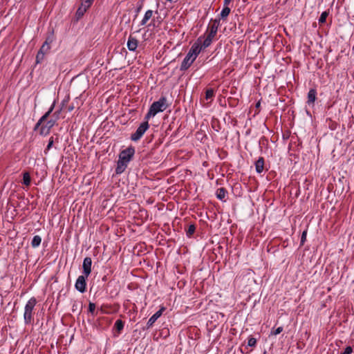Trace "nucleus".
<instances>
[{
  "label": "nucleus",
  "mask_w": 354,
  "mask_h": 354,
  "mask_svg": "<svg viewBox=\"0 0 354 354\" xmlns=\"http://www.w3.org/2000/svg\"><path fill=\"white\" fill-rule=\"evenodd\" d=\"M134 154L135 148L132 146H129L120 153L117 167L115 169L116 174H122L125 170L128 163L131 160Z\"/></svg>",
  "instance_id": "obj_1"
},
{
  "label": "nucleus",
  "mask_w": 354,
  "mask_h": 354,
  "mask_svg": "<svg viewBox=\"0 0 354 354\" xmlns=\"http://www.w3.org/2000/svg\"><path fill=\"white\" fill-rule=\"evenodd\" d=\"M167 106L166 97H161L158 101L153 102L150 106L147 113L145 116V120H149L157 113L164 111Z\"/></svg>",
  "instance_id": "obj_2"
},
{
  "label": "nucleus",
  "mask_w": 354,
  "mask_h": 354,
  "mask_svg": "<svg viewBox=\"0 0 354 354\" xmlns=\"http://www.w3.org/2000/svg\"><path fill=\"white\" fill-rule=\"evenodd\" d=\"M37 304L35 297H31L24 307V320L26 325L31 324L33 320L34 308Z\"/></svg>",
  "instance_id": "obj_3"
},
{
  "label": "nucleus",
  "mask_w": 354,
  "mask_h": 354,
  "mask_svg": "<svg viewBox=\"0 0 354 354\" xmlns=\"http://www.w3.org/2000/svg\"><path fill=\"white\" fill-rule=\"evenodd\" d=\"M149 128L148 120H145L136 129V132L131 136V140L137 142L141 139L147 130Z\"/></svg>",
  "instance_id": "obj_4"
},
{
  "label": "nucleus",
  "mask_w": 354,
  "mask_h": 354,
  "mask_svg": "<svg viewBox=\"0 0 354 354\" xmlns=\"http://www.w3.org/2000/svg\"><path fill=\"white\" fill-rule=\"evenodd\" d=\"M88 276L86 275H80L77 277L75 283V288L77 290H78L81 293H84L86 290V281Z\"/></svg>",
  "instance_id": "obj_5"
},
{
  "label": "nucleus",
  "mask_w": 354,
  "mask_h": 354,
  "mask_svg": "<svg viewBox=\"0 0 354 354\" xmlns=\"http://www.w3.org/2000/svg\"><path fill=\"white\" fill-rule=\"evenodd\" d=\"M196 58L193 55H192V53L188 52L181 63L180 68V71H184L188 69L192 63L196 60Z\"/></svg>",
  "instance_id": "obj_6"
},
{
  "label": "nucleus",
  "mask_w": 354,
  "mask_h": 354,
  "mask_svg": "<svg viewBox=\"0 0 354 354\" xmlns=\"http://www.w3.org/2000/svg\"><path fill=\"white\" fill-rule=\"evenodd\" d=\"M203 49V48L201 46V37H200L192 46L189 53H192V55H193L196 58Z\"/></svg>",
  "instance_id": "obj_7"
},
{
  "label": "nucleus",
  "mask_w": 354,
  "mask_h": 354,
  "mask_svg": "<svg viewBox=\"0 0 354 354\" xmlns=\"http://www.w3.org/2000/svg\"><path fill=\"white\" fill-rule=\"evenodd\" d=\"M165 307L161 306L159 310H158L156 313H154L148 320L147 323V328H149L152 327L153 324L156 322V320L162 315L163 312L165 310Z\"/></svg>",
  "instance_id": "obj_8"
},
{
  "label": "nucleus",
  "mask_w": 354,
  "mask_h": 354,
  "mask_svg": "<svg viewBox=\"0 0 354 354\" xmlns=\"http://www.w3.org/2000/svg\"><path fill=\"white\" fill-rule=\"evenodd\" d=\"M92 259L91 257H85L82 263V273L84 275L89 276L91 272Z\"/></svg>",
  "instance_id": "obj_9"
},
{
  "label": "nucleus",
  "mask_w": 354,
  "mask_h": 354,
  "mask_svg": "<svg viewBox=\"0 0 354 354\" xmlns=\"http://www.w3.org/2000/svg\"><path fill=\"white\" fill-rule=\"evenodd\" d=\"M56 120L51 119L47 121L40 129V134L46 136L49 133L52 127L55 126Z\"/></svg>",
  "instance_id": "obj_10"
},
{
  "label": "nucleus",
  "mask_w": 354,
  "mask_h": 354,
  "mask_svg": "<svg viewBox=\"0 0 354 354\" xmlns=\"http://www.w3.org/2000/svg\"><path fill=\"white\" fill-rule=\"evenodd\" d=\"M53 40L54 38L53 35L48 37L39 51L40 53H44L45 55L48 53L50 49V44L53 41Z\"/></svg>",
  "instance_id": "obj_11"
},
{
  "label": "nucleus",
  "mask_w": 354,
  "mask_h": 354,
  "mask_svg": "<svg viewBox=\"0 0 354 354\" xmlns=\"http://www.w3.org/2000/svg\"><path fill=\"white\" fill-rule=\"evenodd\" d=\"M138 41L136 38L130 35L128 38L127 46L130 51H135L138 48Z\"/></svg>",
  "instance_id": "obj_12"
},
{
  "label": "nucleus",
  "mask_w": 354,
  "mask_h": 354,
  "mask_svg": "<svg viewBox=\"0 0 354 354\" xmlns=\"http://www.w3.org/2000/svg\"><path fill=\"white\" fill-rule=\"evenodd\" d=\"M316 99H317V91L314 88H310L308 93V100H307L306 103L309 106H313Z\"/></svg>",
  "instance_id": "obj_13"
},
{
  "label": "nucleus",
  "mask_w": 354,
  "mask_h": 354,
  "mask_svg": "<svg viewBox=\"0 0 354 354\" xmlns=\"http://www.w3.org/2000/svg\"><path fill=\"white\" fill-rule=\"evenodd\" d=\"M54 107H55V102H53L52 104V105L50 106L48 111L43 116H41V118L39 120V121L37 122L35 127V129H37L41 124L42 122H44V121H46L47 120V118H48L50 114L53 111Z\"/></svg>",
  "instance_id": "obj_14"
},
{
  "label": "nucleus",
  "mask_w": 354,
  "mask_h": 354,
  "mask_svg": "<svg viewBox=\"0 0 354 354\" xmlns=\"http://www.w3.org/2000/svg\"><path fill=\"white\" fill-rule=\"evenodd\" d=\"M264 168V158L259 157V159L255 162V170L257 173L261 174L263 172Z\"/></svg>",
  "instance_id": "obj_15"
},
{
  "label": "nucleus",
  "mask_w": 354,
  "mask_h": 354,
  "mask_svg": "<svg viewBox=\"0 0 354 354\" xmlns=\"http://www.w3.org/2000/svg\"><path fill=\"white\" fill-rule=\"evenodd\" d=\"M153 15V11L151 10H148L145 13V15L142 18V19L140 21V26H145L147 21L151 18Z\"/></svg>",
  "instance_id": "obj_16"
},
{
  "label": "nucleus",
  "mask_w": 354,
  "mask_h": 354,
  "mask_svg": "<svg viewBox=\"0 0 354 354\" xmlns=\"http://www.w3.org/2000/svg\"><path fill=\"white\" fill-rule=\"evenodd\" d=\"M230 13V8H229V5L223 6V8L222 9L220 13V19L225 20Z\"/></svg>",
  "instance_id": "obj_17"
},
{
  "label": "nucleus",
  "mask_w": 354,
  "mask_h": 354,
  "mask_svg": "<svg viewBox=\"0 0 354 354\" xmlns=\"http://www.w3.org/2000/svg\"><path fill=\"white\" fill-rule=\"evenodd\" d=\"M220 25V19H214L212 23L208 26L207 30L217 33L218 26Z\"/></svg>",
  "instance_id": "obj_18"
},
{
  "label": "nucleus",
  "mask_w": 354,
  "mask_h": 354,
  "mask_svg": "<svg viewBox=\"0 0 354 354\" xmlns=\"http://www.w3.org/2000/svg\"><path fill=\"white\" fill-rule=\"evenodd\" d=\"M226 194H227L226 189L223 187H221L216 190V197L218 199H219L221 201H223L225 198Z\"/></svg>",
  "instance_id": "obj_19"
},
{
  "label": "nucleus",
  "mask_w": 354,
  "mask_h": 354,
  "mask_svg": "<svg viewBox=\"0 0 354 354\" xmlns=\"http://www.w3.org/2000/svg\"><path fill=\"white\" fill-rule=\"evenodd\" d=\"M201 46L203 47V49L209 47L212 42V40L209 38H207V37L205 36H201Z\"/></svg>",
  "instance_id": "obj_20"
},
{
  "label": "nucleus",
  "mask_w": 354,
  "mask_h": 354,
  "mask_svg": "<svg viewBox=\"0 0 354 354\" xmlns=\"http://www.w3.org/2000/svg\"><path fill=\"white\" fill-rule=\"evenodd\" d=\"M41 242V238L39 235H35L33 236L31 241V246L34 248L39 246Z\"/></svg>",
  "instance_id": "obj_21"
},
{
  "label": "nucleus",
  "mask_w": 354,
  "mask_h": 354,
  "mask_svg": "<svg viewBox=\"0 0 354 354\" xmlns=\"http://www.w3.org/2000/svg\"><path fill=\"white\" fill-rule=\"evenodd\" d=\"M124 326V322L121 319H118L115 322L114 328L118 331V333H120L123 330Z\"/></svg>",
  "instance_id": "obj_22"
},
{
  "label": "nucleus",
  "mask_w": 354,
  "mask_h": 354,
  "mask_svg": "<svg viewBox=\"0 0 354 354\" xmlns=\"http://www.w3.org/2000/svg\"><path fill=\"white\" fill-rule=\"evenodd\" d=\"M31 182V178L30 174L28 172H25L23 174V183L26 186H29Z\"/></svg>",
  "instance_id": "obj_23"
},
{
  "label": "nucleus",
  "mask_w": 354,
  "mask_h": 354,
  "mask_svg": "<svg viewBox=\"0 0 354 354\" xmlns=\"http://www.w3.org/2000/svg\"><path fill=\"white\" fill-rule=\"evenodd\" d=\"M214 96V90L213 88H208L205 92V99L212 100Z\"/></svg>",
  "instance_id": "obj_24"
},
{
  "label": "nucleus",
  "mask_w": 354,
  "mask_h": 354,
  "mask_svg": "<svg viewBox=\"0 0 354 354\" xmlns=\"http://www.w3.org/2000/svg\"><path fill=\"white\" fill-rule=\"evenodd\" d=\"M328 15V13L327 12H326V11L323 12L321 14V15L318 19L319 24H322L325 23Z\"/></svg>",
  "instance_id": "obj_25"
},
{
  "label": "nucleus",
  "mask_w": 354,
  "mask_h": 354,
  "mask_svg": "<svg viewBox=\"0 0 354 354\" xmlns=\"http://www.w3.org/2000/svg\"><path fill=\"white\" fill-rule=\"evenodd\" d=\"M93 0H82L81 6L86 10L92 5Z\"/></svg>",
  "instance_id": "obj_26"
},
{
  "label": "nucleus",
  "mask_w": 354,
  "mask_h": 354,
  "mask_svg": "<svg viewBox=\"0 0 354 354\" xmlns=\"http://www.w3.org/2000/svg\"><path fill=\"white\" fill-rule=\"evenodd\" d=\"M257 345V339L250 336L248 339V346L250 347H255Z\"/></svg>",
  "instance_id": "obj_27"
},
{
  "label": "nucleus",
  "mask_w": 354,
  "mask_h": 354,
  "mask_svg": "<svg viewBox=\"0 0 354 354\" xmlns=\"http://www.w3.org/2000/svg\"><path fill=\"white\" fill-rule=\"evenodd\" d=\"M86 10H87L86 8L80 6L76 12V15L78 18L82 17L84 15V14L86 12Z\"/></svg>",
  "instance_id": "obj_28"
},
{
  "label": "nucleus",
  "mask_w": 354,
  "mask_h": 354,
  "mask_svg": "<svg viewBox=\"0 0 354 354\" xmlns=\"http://www.w3.org/2000/svg\"><path fill=\"white\" fill-rule=\"evenodd\" d=\"M196 227L194 224L189 225L187 230V236H191L195 232Z\"/></svg>",
  "instance_id": "obj_29"
},
{
  "label": "nucleus",
  "mask_w": 354,
  "mask_h": 354,
  "mask_svg": "<svg viewBox=\"0 0 354 354\" xmlns=\"http://www.w3.org/2000/svg\"><path fill=\"white\" fill-rule=\"evenodd\" d=\"M45 54L38 51L36 56V62L37 64L41 63L44 59Z\"/></svg>",
  "instance_id": "obj_30"
},
{
  "label": "nucleus",
  "mask_w": 354,
  "mask_h": 354,
  "mask_svg": "<svg viewBox=\"0 0 354 354\" xmlns=\"http://www.w3.org/2000/svg\"><path fill=\"white\" fill-rule=\"evenodd\" d=\"M95 304L94 303L90 302L88 304V312L93 315H95Z\"/></svg>",
  "instance_id": "obj_31"
},
{
  "label": "nucleus",
  "mask_w": 354,
  "mask_h": 354,
  "mask_svg": "<svg viewBox=\"0 0 354 354\" xmlns=\"http://www.w3.org/2000/svg\"><path fill=\"white\" fill-rule=\"evenodd\" d=\"M216 35V32H214L213 31L207 30V35L205 37H207V38H209L212 40H213V39L214 38Z\"/></svg>",
  "instance_id": "obj_32"
},
{
  "label": "nucleus",
  "mask_w": 354,
  "mask_h": 354,
  "mask_svg": "<svg viewBox=\"0 0 354 354\" xmlns=\"http://www.w3.org/2000/svg\"><path fill=\"white\" fill-rule=\"evenodd\" d=\"M53 138L51 137L50 139H49V141H48V145L46 147V149H45V153H47L48 151H49L50 149V148L52 147L53 145Z\"/></svg>",
  "instance_id": "obj_33"
},
{
  "label": "nucleus",
  "mask_w": 354,
  "mask_h": 354,
  "mask_svg": "<svg viewBox=\"0 0 354 354\" xmlns=\"http://www.w3.org/2000/svg\"><path fill=\"white\" fill-rule=\"evenodd\" d=\"M282 331H283V327L279 326L277 328H276L274 330H272L271 332V334L274 335H279V333H281Z\"/></svg>",
  "instance_id": "obj_34"
},
{
  "label": "nucleus",
  "mask_w": 354,
  "mask_h": 354,
  "mask_svg": "<svg viewBox=\"0 0 354 354\" xmlns=\"http://www.w3.org/2000/svg\"><path fill=\"white\" fill-rule=\"evenodd\" d=\"M353 352V348L351 346H347L343 352L340 354H351Z\"/></svg>",
  "instance_id": "obj_35"
},
{
  "label": "nucleus",
  "mask_w": 354,
  "mask_h": 354,
  "mask_svg": "<svg viewBox=\"0 0 354 354\" xmlns=\"http://www.w3.org/2000/svg\"><path fill=\"white\" fill-rule=\"evenodd\" d=\"M307 231H304L301 236V244L303 245L306 239Z\"/></svg>",
  "instance_id": "obj_36"
},
{
  "label": "nucleus",
  "mask_w": 354,
  "mask_h": 354,
  "mask_svg": "<svg viewBox=\"0 0 354 354\" xmlns=\"http://www.w3.org/2000/svg\"><path fill=\"white\" fill-rule=\"evenodd\" d=\"M75 108V106L74 104V102H73L70 106H68V111L71 112Z\"/></svg>",
  "instance_id": "obj_37"
},
{
  "label": "nucleus",
  "mask_w": 354,
  "mask_h": 354,
  "mask_svg": "<svg viewBox=\"0 0 354 354\" xmlns=\"http://www.w3.org/2000/svg\"><path fill=\"white\" fill-rule=\"evenodd\" d=\"M59 113H60V111H55V112L54 113L53 116L55 118V120H56L57 119H58V118H59Z\"/></svg>",
  "instance_id": "obj_38"
},
{
  "label": "nucleus",
  "mask_w": 354,
  "mask_h": 354,
  "mask_svg": "<svg viewBox=\"0 0 354 354\" xmlns=\"http://www.w3.org/2000/svg\"><path fill=\"white\" fill-rule=\"evenodd\" d=\"M233 0H224L223 6L230 5Z\"/></svg>",
  "instance_id": "obj_39"
},
{
  "label": "nucleus",
  "mask_w": 354,
  "mask_h": 354,
  "mask_svg": "<svg viewBox=\"0 0 354 354\" xmlns=\"http://www.w3.org/2000/svg\"><path fill=\"white\" fill-rule=\"evenodd\" d=\"M141 9H142V5H140V6H138V7L137 8L136 12H139L141 10Z\"/></svg>",
  "instance_id": "obj_40"
},
{
  "label": "nucleus",
  "mask_w": 354,
  "mask_h": 354,
  "mask_svg": "<svg viewBox=\"0 0 354 354\" xmlns=\"http://www.w3.org/2000/svg\"><path fill=\"white\" fill-rule=\"evenodd\" d=\"M259 104H260V103L258 102L257 104V106H259Z\"/></svg>",
  "instance_id": "obj_41"
},
{
  "label": "nucleus",
  "mask_w": 354,
  "mask_h": 354,
  "mask_svg": "<svg viewBox=\"0 0 354 354\" xmlns=\"http://www.w3.org/2000/svg\"><path fill=\"white\" fill-rule=\"evenodd\" d=\"M167 1L171 2L173 0H167Z\"/></svg>",
  "instance_id": "obj_42"
}]
</instances>
